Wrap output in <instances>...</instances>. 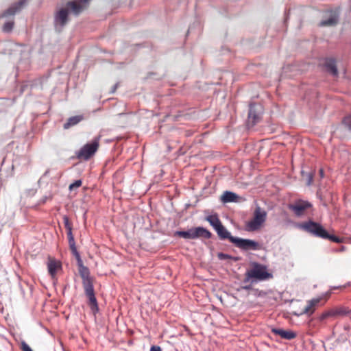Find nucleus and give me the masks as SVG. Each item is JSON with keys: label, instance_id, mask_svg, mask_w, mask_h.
<instances>
[{"label": "nucleus", "instance_id": "nucleus-1", "mask_svg": "<svg viewBox=\"0 0 351 351\" xmlns=\"http://www.w3.org/2000/svg\"><path fill=\"white\" fill-rule=\"evenodd\" d=\"M83 10L81 4L76 1H69L64 7L60 8L54 13V26L58 32L62 31L69 21V12L78 15Z\"/></svg>", "mask_w": 351, "mask_h": 351}, {"label": "nucleus", "instance_id": "nucleus-2", "mask_svg": "<svg viewBox=\"0 0 351 351\" xmlns=\"http://www.w3.org/2000/svg\"><path fill=\"white\" fill-rule=\"evenodd\" d=\"M301 228L306 232L324 239H328L335 243H341V239L335 235H331L319 223L308 221L301 225Z\"/></svg>", "mask_w": 351, "mask_h": 351}, {"label": "nucleus", "instance_id": "nucleus-3", "mask_svg": "<svg viewBox=\"0 0 351 351\" xmlns=\"http://www.w3.org/2000/svg\"><path fill=\"white\" fill-rule=\"evenodd\" d=\"M100 138V136L95 137L90 143L85 144L76 152V157L80 160L90 159L99 147Z\"/></svg>", "mask_w": 351, "mask_h": 351}, {"label": "nucleus", "instance_id": "nucleus-4", "mask_svg": "<svg viewBox=\"0 0 351 351\" xmlns=\"http://www.w3.org/2000/svg\"><path fill=\"white\" fill-rule=\"evenodd\" d=\"M266 219L267 212L260 206H256L252 219L246 223V230L253 232L258 230L265 223Z\"/></svg>", "mask_w": 351, "mask_h": 351}, {"label": "nucleus", "instance_id": "nucleus-5", "mask_svg": "<svg viewBox=\"0 0 351 351\" xmlns=\"http://www.w3.org/2000/svg\"><path fill=\"white\" fill-rule=\"evenodd\" d=\"M211 235V233L208 230L202 227L191 228L187 231H176L175 232V236L186 239H195L200 237L210 239Z\"/></svg>", "mask_w": 351, "mask_h": 351}, {"label": "nucleus", "instance_id": "nucleus-6", "mask_svg": "<svg viewBox=\"0 0 351 351\" xmlns=\"http://www.w3.org/2000/svg\"><path fill=\"white\" fill-rule=\"evenodd\" d=\"M271 277V274L267 271L265 266L254 263L252 268L246 272V280L254 278L258 280H265Z\"/></svg>", "mask_w": 351, "mask_h": 351}, {"label": "nucleus", "instance_id": "nucleus-7", "mask_svg": "<svg viewBox=\"0 0 351 351\" xmlns=\"http://www.w3.org/2000/svg\"><path fill=\"white\" fill-rule=\"evenodd\" d=\"M83 287L84 289L85 294L88 298V305L93 313L98 311V304L97 299L95 295L94 287H93V279H86L82 281Z\"/></svg>", "mask_w": 351, "mask_h": 351}, {"label": "nucleus", "instance_id": "nucleus-8", "mask_svg": "<svg viewBox=\"0 0 351 351\" xmlns=\"http://www.w3.org/2000/svg\"><path fill=\"white\" fill-rule=\"evenodd\" d=\"M312 204L308 201L298 199L293 203L288 205V208L295 216L301 217L304 215L306 211L312 208Z\"/></svg>", "mask_w": 351, "mask_h": 351}, {"label": "nucleus", "instance_id": "nucleus-9", "mask_svg": "<svg viewBox=\"0 0 351 351\" xmlns=\"http://www.w3.org/2000/svg\"><path fill=\"white\" fill-rule=\"evenodd\" d=\"M231 243H233L237 247L243 250H256L260 248V245L258 242L250 239H245L238 237L231 238Z\"/></svg>", "mask_w": 351, "mask_h": 351}, {"label": "nucleus", "instance_id": "nucleus-10", "mask_svg": "<svg viewBox=\"0 0 351 351\" xmlns=\"http://www.w3.org/2000/svg\"><path fill=\"white\" fill-rule=\"evenodd\" d=\"M330 295L331 292L328 291L319 298L308 300L307 302V305L304 307L302 311V313L312 315L315 312L316 306L318 305V304L324 300V304L330 297Z\"/></svg>", "mask_w": 351, "mask_h": 351}, {"label": "nucleus", "instance_id": "nucleus-11", "mask_svg": "<svg viewBox=\"0 0 351 351\" xmlns=\"http://www.w3.org/2000/svg\"><path fill=\"white\" fill-rule=\"evenodd\" d=\"M350 311L346 307H337L330 308L328 311L323 312L318 317L320 322L329 318L337 317L340 316H346L349 313Z\"/></svg>", "mask_w": 351, "mask_h": 351}, {"label": "nucleus", "instance_id": "nucleus-12", "mask_svg": "<svg viewBox=\"0 0 351 351\" xmlns=\"http://www.w3.org/2000/svg\"><path fill=\"white\" fill-rule=\"evenodd\" d=\"M48 271L52 278H54L58 272L62 268V264L55 258L49 257L47 262Z\"/></svg>", "mask_w": 351, "mask_h": 351}, {"label": "nucleus", "instance_id": "nucleus-13", "mask_svg": "<svg viewBox=\"0 0 351 351\" xmlns=\"http://www.w3.org/2000/svg\"><path fill=\"white\" fill-rule=\"evenodd\" d=\"M271 332L274 335H279L281 338L291 340L296 337L297 335L292 330H285L280 328H272Z\"/></svg>", "mask_w": 351, "mask_h": 351}, {"label": "nucleus", "instance_id": "nucleus-14", "mask_svg": "<svg viewBox=\"0 0 351 351\" xmlns=\"http://www.w3.org/2000/svg\"><path fill=\"white\" fill-rule=\"evenodd\" d=\"M25 1L21 0L18 3L10 6L5 12L2 14V17H7L9 16H14L16 12H19L23 6L25 5Z\"/></svg>", "mask_w": 351, "mask_h": 351}, {"label": "nucleus", "instance_id": "nucleus-15", "mask_svg": "<svg viewBox=\"0 0 351 351\" xmlns=\"http://www.w3.org/2000/svg\"><path fill=\"white\" fill-rule=\"evenodd\" d=\"M339 20V14L337 12H330V16L326 20L320 22V26H335L337 24Z\"/></svg>", "mask_w": 351, "mask_h": 351}, {"label": "nucleus", "instance_id": "nucleus-16", "mask_svg": "<svg viewBox=\"0 0 351 351\" xmlns=\"http://www.w3.org/2000/svg\"><path fill=\"white\" fill-rule=\"evenodd\" d=\"M260 119H261V115L259 113H257L256 109V106L250 105L249 114H248V121L250 123H252V125H254L256 123H258Z\"/></svg>", "mask_w": 351, "mask_h": 351}, {"label": "nucleus", "instance_id": "nucleus-17", "mask_svg": "<svg viewBox=\"0 0 351 351\" xmlns=\"http://www.w3.org/2000/svg\"><path fill=\"white\" fill-rule=\"evenodd\" d=\"M215 230L219 237L222 240L228 239L230 242H231V238H235L234 237L231 236L230 232H228L222 224Z\"/></svg>", "mask_w": 351, "mask_h": 351}, {"label": "nucleus", "instance_id": "nucleus-18", "mask_svg": "<svg viewBox=\"0 0 351 351\" xmlns=\"http://www.w3.org/2000/svg\"><path fill=\"white\" fill-rule=\"evenodd\" d=\"M84 119V117L82 115H77L73 116L67 120V122L64 124V129H69L71 127H73L77 123H79L81 121Z\"/></svg>", "mask_w": 351, "mask_h": 351}, {"label": "nucleus", "instance_id": "nucleus-19", "mask_svg": "<svg viewBox=\"0 0 351 351\" xmlns=\"http://www.w3.org/2000/svg\"><path fill=\"white\" fill-rule=\"evenodd\" d=\"M221 201L223 202H237L238 199V195L230 191H225L221 196Z\"/></svg>", "mask_w": 351, "mask_h": 351}, {"label": "nucleus", "instance_id": "nucleus-20", "mask_svg": "<svg viewBox=\"0 0 351 351\" xmlns=\"http://www.w3.org/2000/svg\"><path fill=\"white\" fill-rule=\"evenodd\" d=\"M325 66L327 71L330 72L332 75L337 76L338 71L336 66L335 61L333 59H328L326 61Z\"/></svg>", "mask_w": 351, "mask_h": 351}, {"label": "nucleus", "instance_id": "nucleus-21", "mask_svg": "<svg viewBox=\"0 0 351 351\" xmlns=\"http://www.w3.org/2000/svg\"><path fill=\"white\" fill-rule=\"evenodd\" d=\"M207 221L210 223V225L216 230L218 227H219L222 223L217 216L216 215H210L207 217Z\"/></svg>", "mask_w": 351, "mask_h": 351}, {"label": "nucleus", "instance_id": "nucleus-22", "mask_svg": "<svg viewBox=\"0 0 351 351\" xmlns=\"http://www.w3.org/2000/svg\"><path fill=\"white\" fill-rule=\"evenodd\" d=\"M79 273L82 279V281L85 280L86 279L92 278L90 276V272H89V269H88V267H86L82 265H80Z\"/></svg>", "mask_w": 351, "mask_h": 351}, {"label": "nucleus", "instance_id": "nucleus-23", "mask_svg": "<svg viewBox=\"0 0 351 351\" xmlns=\"http://www.w3.org/2000/svg\"><path fill=\"white\" fill-rule=\"evenodd\" d=\"M14 20H9L5 23V24L3 26V31L4 32H10L13 27H14Z\"/></svg>", "mask_w": 351, "mask_h": 351}, {"label": "nucleus", "instance_id": "nucleus-24", "mask_svg": "<svg viewBox=\"0 0 351 351\" xmlns=\"http://www.w3.org/2000/svg\"><path fill=\"white\" fill-rule=\"evenodd\" d=\"M69 247H70V250L72 252V253L77 258H80V254L77 250V247H76V245H75V239L73 240V241H69Z\"/></svg>", "mask_w": 351, "mask_h": 351}, {"label": "nucleus", "instance_id": "nucleus-25", "mask_svg": "<svg viewBox=\"0 0 351 351\" xmlns=\"http://www.w3.org/2000/svg\"><path fill=\"white\" fill-rule=\"evenodd\" d=\"M63 221L64 228H66V231L72 230V223L67 216L65 215L63 217Z\"/></svg>", "mask_w": 351, "mask_h": 351}, {"label": "nucleus", "instance_id": "nucleus-26", "mask_svg": "<svg viewBox=\"0 0 351 351\" xmlns=\"http://www.w3.org/2000/svg\"><path fill=\"white\" fill-rule=\"evenodd\" d=\"M20 348L22 351H33L25 341L21 342Z\"/></svg>", "mask_w": 351, "mask_h": 351}, {"label": "nucleus", "instance_id": "nucleus-27", "mask_svg": "<svg viewBox=\"0 0 351 351\" xmlns=\"http://www.w3.org/2000/svg\"><path fill=\"white\" fill-rule=\"evenodd\" d=\"M82 181L80 180L75 181L73 183L69 185V189L71 191L75 188H79L82 185Z\"/></svg>", "mask_w": 351, "mask_h": 351}, {"label": "nucleus", "instance_id": "nucleus-28", "mask_svg": "<svg viewBox=\"0 0 351 351\" xmlns=\"http://www.w3.org/2000/svg\"><path fill=\"white\" fill-rule=\"evenodd\" d=\"M217 257L219 260L232 259V257L227 254L219 252L217 254Z\"/></svg>", "mask_w": 351, "mask_h": 351}, {"label": "nucleus", "instance_id": "nucleus-29", "mask_svg": "<svg viewBox=\"0 0 351 351\" xmlns=\"http://www.w3.org/2000/svg\"><path fill=\"white\" fill-rule=\"evenodd\" d=\"M343 123L351 130V115L346 117L343 120Z\"/></svg>", "mask_w": 351, "mask_h": 351}, {"label": "nucleus", "instance_id": "nucleus-30", "mask_svg": "<svg viewBox=\"0 0 351 351\" xmlns=\"http://www.w3.org/2000/svg\"><path fill=\"white\" fill-rule=\"evenodd\" d=\"M313 176L312 173H308V175H307V184L308 185L311 184V183L313 182Z\"/></svg>", "mask_w": 351, "mask_h": 351}, {"label": "nucleus", "instance_id": "nucleus-31", "mask_svg": "<svg viewBox=\"0 0 351 351\" xmlns=\"http://www.w3.org/2000/svg\"><path fill=\"white\" fill-rule=\"evenodd\" d=\"M66 234H67V237H68L69 241H73V240H74V237L73 235L72 230H67Z\"/></svg>", "mask_w": 351, "mask_h": 351}, {"label": "nucleus", "instance_id": "nucleus-32", "mask_svg": "<svg viewBox=\"0 0 351 351\" xmlns=\"http://www.w3.org/2000/svg\"><path fill=\"white\" fill-rule=\"evenodd\" d=\"M149 351H162L160 346H152L150 348Z\"/></svg>", "mask_w": 351, "mask_h": 351}, {"label": "nucleus", "instance_id": "nucleus-33", "mask_svg": "<svg viewBox=\"0 0 351 351\" xmlns=\"http://www.w3.org/2000/svg\"><path fill=\"white\" fill-rule=\"evenodd\" d=\"M319 173H320L321 177H323V176H324V171H323V169H320L319 170Z\"/></svg>", "mask_w": 351, "mask_h": 351}, {"label": "nucleus", "instance_id": "nucleus-34", "mask_svg": "<svg viewBox=\"0 0 351 351\" xmlns=\"http://www.w3.org/2000/svg\"><path fill=\"white\" fill-rule=\"evenodd\" d=\"M82 2H84V3H86L88 1V0H80Z\"/></svg>", "mask_w": 351, "mask_h": 351}, {"label": "nucleus", "instance_id": "nucleus-35", "mask_svg": "<svg viewBox=\"0 0 351 351\" xmlns=\"http://www.w3.org/2000/svg\"><path fill=\"white\" fill-rule=\"evenodd\" d=\"M243 288H244L245 289H250V287H247V286H246V287H244Z\"/></svg>", "mask_w": 351, "mask_h": 351}, {"label": "nucleus", "instance_id": "nucleus-36", "mask_svg": "<svg viewBox=\"0 0 351 351\" xmlns=\"http://www.w3.org/2000/svg\"><path fill=\"white\" fill-rule=\"evenodd\" d=\"M337 288H338V287H333V288H332V289H337Z\"/></svg>", "mask_w": 351, "mask_h": 351}]
</instances>
